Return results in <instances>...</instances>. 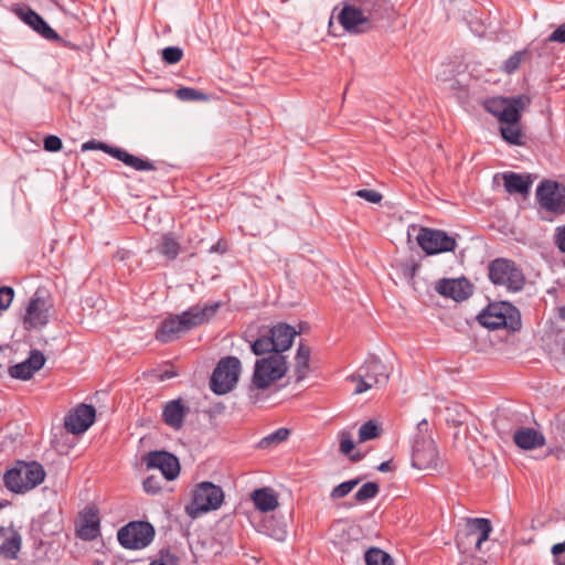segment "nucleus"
Instances as JSON below:
<instances>
[{"label": "nucleus", "mask_w": 565, "mask_h": 565, "mask_svg": "<svg viewBox=\"0 0 565 565\" xmlns=\"http://www.w3.org/2000/svg\"><path fill=\"white\" fill-rule=\"evenodd\" d=\"M221 302L195 305L180 315L166 318L158 327L154 338L162 343L179 339L183 333L210 320L220 309Z\"/></svg>", "instance_id": "nucleus-1"}, {"label": "nucleus", "mask_w": 565, "mask_h": 565, "mask_svg": "<svg viewBox=\"0 0 565 565\" xmlns=\"http://www.w3.org/2000/svg\"><path fill=\"white\" fill-rule=\"evenodd\" d=\"M45 478V471L36 461L18 460L3 476L6 488L13 493H24L40 483Z\"/></svg>", "instance_id": "nucleus-2"}, {"label": "nucleus", "mask_w": 565, "mask_h": 565, "mask_svg": "<svg viewBox=\"0 0 565 565\" xmlns=\"http://www.w3.org/2000/svg\"><path fill=\"white\" fill-rule=\"evenodd\" d=\"M477 318L481 326L490 330L504 328L515 332L522 327L519 309L508 301L489 303Z\"/></svg>", "instance_id": "nucleus-3"}, {"label": "nucleus", "mask_w": 565, "mask_h": 565, "mask_svg": "<svg viewBox=\"0 0 565 565\" xmlns=\"http://www.w3.org/2000/svg\"><path fill=\"white\" fill-rule=\"evenodd\" d=\"M288 371L286 358L282 354H270L258 359L252 376V387L266 390L274 382L282 379Z\"/></svg>", "instance_id": "nucleus-4"}, {"label": "nucleus", "mask_w": 565, "mask_h": 565, "mask_svg": "<svg viewBox=\"0 0 565 565\" xmlns=\"http://www.w3.org/2000/svg\"><path fill=\"white\" fill-rule=\"evenodd\" d=\"M488 276L492 284L504 286L513 292L522 290L525 284L522 270L507 258L493 259L488 266Z\"/></svg>", "instance_id": "nucleus-5"}, {"label": "nucleus", "mask_w": 565, "mask_h": 565, "mask_svg": "<svg viewBox=\"0 0 565 565\" xmlns=\"http://www.w3.org/2000/svg\"><path fill=\"white\" fill-rule=\"evenodd\" d=\"M223 501V489L213 482L203 481L195 486L191 503L186 505V512L194 516L199 513L217 510Z\"/></svg>", "instance_id": "nucleus-6"}, {"label": "nucleus", "mask_w": 565, "mask_h": 565, "mask_svg": "<svg viewBox=\"0 0 565 565\" xmlns=\"http://www.w3.org/2000/svg\"><path fill=\"white\" fill-rule=\"evenodd\" d=\"M241 361L236 356H225L214 369L211 380V391L217 395L231 392L238 381Z\"/></svg>", "instance_id": "nucleus-7"}, {"label": "nucleus", "mask_w": 565, "mask_h": 565, "mask_svg": "<svg viewBox=\"0 0 565 565\" xmlns=\"http://www.w3.org/2000/svg\"><path fill=\"white\" fill-rule=\"evenodd\" d=\"M156 531L147 521H131L120 527L117 533L119 544L128 550H141L147 547L154 537Z\"/></svg>", "instance_id": "nucleus-8"}, {"label": "nucleus", "mask_w": 565, "mask_h": 565, "mask_svg": "<svg viewBox=\"0 0 565 565\" xmlns=\"http://www.w3.org/2000/svg\"><path fill=\"white\" fill-rule=\"evenodd\" d=\"M52 307L53 303L47 291L40 288L36 289L25 309L23 317L24 329L30 331L45 327L49 323Z\"/></svg>", "instance_id": "nucleus-9"}, {"label": "nucleus", "mask_w": 565, "mask_h": 565, "mask_svg": "<svg viewBox=\"0 0 565 565\" xmlns=\"http://www.w3.org/2000/svg\"><path fill=\"white\" fill-rule=\"evenodd\" d=\"M439 454L434 439L429 435L414 436L412 444V465L423 469H435Z\"/></svg>", "instance_id": "nucleus-10"}, {"label": "nucleus", "mask_w": 565, "mask_h": 565, "mask_svg": "<svg viewBox=\"0 0 565 565\" xmlns=\"http://www.w3.org/2000/svg\"><path fill=\"white\" fill-rule=\"evenodd\" d=\"M417 243L427 255H436L455 250L457 243L452 236L440 230L422 227Z\"/></svg>", "instance_id": "nucleus-11"}, {"label": "nucleus", "mask_w": 565, "mask_h": 565, "mask_svg": "<svg viewBox=\"0 0 565 565\" xmlns=\"http://www.w3.org/2000/svg\"><path fill=\"white\" fill-rule=\"evenodd\" d=\"M536 199L540 205L554 213L565 211V188L555 181H543L536 189Z\"/></svg>", "instance_id": "nucleus-12"}, {"label": "nucleus", "mask_w": 565, "mask_h": 565, "mask_svg": "<svg viewBox=\"0 0 565 565\" xmlns=\"http://www.w3.org/2000/svg\"><path fill=\"white\" fill-rule=\"evenodd\" d=\"M143 461L147 469H158L167 481L174 480L180 473L177 456L166 450H152L146 454Z\"/></svg>", "instance_id": "nucleus-13"}, {"label": "nucleus", "mask_w": 565, "mask_h": 565, "mask_svg": "<svg viewBox=\"0 0 565 565\" xmlns=\"http://www.w3.org/2000/svg\"><path fill=\"white\" fill-rule=\"evenodd\" d=\"M492 525L489 519L484 518H469L467 519L465 537L457 540L458 546H466L467 544H475L476 550H480L482 543L488 541Z\"/></svg>", "instance_id": "nucleus-14"}, {"label": "nucleus", "mask_w": 565, "mask_h": 565, "mask_svg": "<svg viewBox=\"0 0 565 565\" xmlns=\"http://www.w3.org/2000/svg\"><path fill=\"white\" fill-rule=\"evenodd\" d=\"M338 21L343 29L350 33H364L372 29L371 24L352 0L343 2V7L338 14Z\"/></svg>", "instance_id": "nucleus-15"}, {"label": "nucleus", "mask_w": 565, "mask_h": 565, "mask_svg": "<svg viewBox=\"0 0 565 565\" xmlns=\"http://www.w3.org/2000/svg\"><path fill=\"white\" fill-rule=\"evenodd\" d=\"M15 14L22 20L26 25H29L32 30L39 33L43 39L47 41H61L66 43L61 39L55 30H53L49 23L33 9L28 6L18 7L14 10Z\"/></svg>", "instance_id": "nucleus-16"}, {"label": "nucleus", "mask_w": 565, "mask_h": 565, "mask_svg": "<svg viewBox=\"0 0 565 565\" xmlns=\"http://www.w3.org/2000/svg\"><path fill=\"white\" fill-rule=\"evenodd\" d=\"M436 291L447 298L460 302L468 299L473 292V286L465 278H444L436 284Z\"/></svg>", "instance_id": "nucleus-17"}, {"label": "nucleus", "mask_w": 565, "mask_h": 565, "mask_svg": "<svg viewBox=\"0 0 565 565\" xmlns=\"http://www.w3.org/2000/svg\"><path fill=\"white\" fill-rule=\"evenodd\" d=\"M95 417L94 406L81 404L65 417V427L72 434H82L94 424Z\"/></svg>", "instance_id": "nucleus-18"}, {"label": "nucleus", "mask_w": 565, "mask_h": 565, "mask_svg": "<svg viewBox=\"0 0 565 565\" xmlns=\"http://www.w3.org/2000/svg\"><path fill=\"white\" fill-rule=\"evenodd\" d=\"M45 363L44 354L39 350H31L26 360L9 367V375L17 380H30Z\"/></svg>", "instance_id": "nucleus-19"}, {"label": "nucleus", "mask_w": 565, "mask_h": 565, "mask_svg": "<svg viewBox=\"0 0 565 565\" xmlns=\"http://www.w3.org/2000/svg\"><path fill=\"white\" fill-rule=\"evenodd\" d=\"M531 102V97L525 94L508 97V102L498 118L499 121L509 125L518 124L521 119V111L526 109Z\"/></svg>", "instance_id": "nucleus-20"}, {"label": "nucleus", "mask_w": 565, "mask_h": 565, "mask_svg": "<svg viewBox=\"0 0 565 565\" xmlns=\"http://www.w3.org/2000/svg\"><path fill=\"white\" fill-rule=\"evenodd\" d=\"M100 520L95 508H86L81 514V524L76 530L77 536L84 541H93L99 535Z\"/></svg>", "instance_id": "nucleus-21"}, {"label": "nucleus", "mask_w": 565, "mask_h": 565, "mask_svg": "<svg viewBox=\"0 0 565 565\" xmlns=\"http://www.w3.org/2000/svg\"><path fill=\"white\" fill-rule=\"evenodd\" d=\"M360 9L367 22L373 25L383 20L387 13L386 0H352Z\"/></svg>", "instance_id": "nucleus-22"}, {"label": "nucleus", "mask_w": 565, "mask_h": 565, "mask_svg": "<svg viewBox=\"0 0 565 565\" xmlns=\"http://www.w3.org/2000/svg\"><path fill=\"white\" fill-rule=\"evenodd\" d=\"M188 408L182 404L181 399L169 401L162 409L163 423L174 430H180L184 424V417Z\"/></svg>", "instance_id": "nucleus-23"}, {"label": "nucleus", "mask_w": 565, "mask_h": 565, "mask_svg": "<svg viewBox=\"0 0 565 565\" xmlns=\"http://www.w3.org/2000/svg\"><path fill=\"white\" fill-rule=\"evenodd\" d=\"M270 337L273 338L276 348V354L288 350L298 334L296 329L286 322H279L269 329Z\"/></svg>", "instance_id": "nucleus-24"}, {"label": "nucleus", "mask_w": 565, "mask_h": 565, "mask_svg": "<svg viewBox=\"0 0 565 565\" xmlns=\"http://www.w3.org/2000/svg\"><path fill=\"white\" fill-rule=\"evenodd\" d=\"M513 441L522 449H534L544 445V436L533 428L519 427L513 433Z\"/></svg>", "instance_id": "nucleus-25"}, {"label": "nucleus", "mask_w": 565, "mask_h": 565, "mask_svg": "<svg viewBox=\"0 0 565 565\" xmlns=\"http://www.w3.org/2000/svg\"><path fill=\"white\" fill-rule=\"evenodd\" d=\"M250 498L255 508L264 513L274 511L278 507V498L270 488H259L252 492Z\"/></svg>", "instance_id": "nucleus-26"}, {"label": "nucleus", "mask_w": 565, "mask_h": 565, "mask_svg": "<svg viewBox=\"0 0 565 565\" xmlns=\"http://www.w3.org/2000/svg\"><path fill=\"white\" fill-rule=\"evenodd\" d=\"M504 189L509 194H526L532 185L529 175H522L512 171L503 173Z\"/></svg>", "instance_id": "nucleus-27"}, {"label": "nucleus", "mask_w": 565, "mask_h": 565, "mask_svg": "<svg viewBox=\"0 0 565 565\" xmlns=\"http://www.w3.org/2000/svg\"><path fill=\"white\" fill-rule=\"evenodd\" d=\"M114 158L121 161L124 164L135 169L136 171H153L157 169L152 161L134 156L118 147Z\"/></svg>", "instance_id": "nucleus-28"}, {"label": "nucleus", "mask_w": 565, "mask_h": 565, "mask_svg": "<svg viewBox=\"0 0 565 565\" xmlns=\"http://www.w3.org/2000/svg\"><path fill=\"white\" fill-rule=\"evenodd\" d=\"M361 371L367 373V380L372 383V386L376 384H385L388 380V374L386 373V369L381 360L372 358L366 361L364 365L360 367Z\"/></svg>", "instance_id": "nucleus-29"}, {"label": "nucleus", "mask_w": 565, "mask_h": 565, "mask_svg": "<svg viewBox=\"0 0 565 565\" xmlns=\"http://www.w3.org/2000/svg\"><path fill=\"white\" fill-rule=\"evenodd\" d=\"M21 547V534L18 531H11L0 544V554L7 559H17Z\"/></svg>", "instance_id": "nucleus-30"}, {"label": "nucleus", "mask_w": 565, "mask_h": 565, "mask_svg": "<svg viewBox=\"0 0 565 565\" xmlns=\"http://www.w3.org/2000/svg\"><path fill=\"white\" fill-rule=\"evenodd\" d=\"M469 417V412L460 403H454L445 408V419L449 426L460 427Z\"/></svg>", "instance_id": "nucleus-31"}, {"label": "nucleus", "mask_w": 565, "mask_h": 565, "mask_svg": "<svg viewBox=\"0 0 565 565\" xmlns=\"http://www.w3.org/2000/svg\"><path fill=\"white\" fill-rule=\"evenodd\" d=\"M295 360V372L297 375V381H301L305 379L309 370L310 349L303 344H299Z\"/></svg>", "instance_id": "nucleus-32"}, {"label": "nucleus", "mask_w": 565, "mask_h": 565, "mask_svg": "<svg viewBox=\"0 0 565 565\" xmlns=\"http://www.w3.org/2000/svg\"><path fill=\"white\" fill-rule=\"evenodd\" d=\"M180 249V244L171 234H164L160 244L158 245L159 253L170 260H173L178 257Z\"/></svg>", "instance_id": "nucleus-33"}, {"label": "nucleus", "mask_w": 565, "mask_h": 565, "mask_svg": "<svg viewBox=\"0 0 565 565\" xmlns=\"http://www.w3.org/2000/svg\"><path fill=\"white\" fill-rule=\"evenodd\" d=\"M364 559L366 565H394L392 556L379 547H370L364 554Z\"/></svg>", "instance_id": "nucleus-34"}, {"label": "nucleus", "mask_w": 565, "mask_h": 565, "mask_svg": "<svg viewBox=\"0 0 565 565\" xmlns=\"http://www.w3.org/2000/svg\"><path fill=\"white\" fill-rule=\"evenodd\" d=\"M273 338L270 337L269 330L266 334L257 338L250 345L252 352L255 355H263L265 353L276 354V348Z\"/></svg>", "instance_id": "nucleus-35"}, {"label": "nucleus", "mask_w": 565, "mask_h": 565, "mask_svg": "<svg viewBox=\"0 0 565 565\" xmlns=\"http://www.w3.org/2000/svg\"><path fill=\"white\" fill-rule=\"evenodd\" d=\"M500 135H501L502 139L510 145H513V146L524 145L522 130L519 127H515L514 125H511L508 127H501Z\"/></svg>", "instance_id": "nucleus-36"}, {"label": "nucleus", "mask_w": 565, "mask_h": 565, "mask_svg": "<svg viewBox=\"0 0 565 565\" xmlns=\"http://www.w3.org/2000/svg\"><path fill=\"white\" fill-rule=\"evenodd\" d=\"M520 415L514 412L500 414L494 420V426L501 434H509L512 430V427L509 426V423L519 424Z\"/></svg>", "instance_id": "nucleus-37"}, {"label": "nucleus", "mask_w": 565, "mask_h": 565, "mask_svg": "<svg viewBox=\"0 0 565 565\" xmlns=\"http://www.w3.org/2000/svg\"><path fill=\"white\" fill-rule=\"evenodd\" d=\"M529 54L527 50L514 52L501 66V71L510 75L516 72L523 62L524 57Z\"/></svg>", "instance_id": "nucleus-38"}, {"label": "nucleus", "mask_w": 565, "mask_h": 565, "mask_svg": "<svg viewBox=\"0 0 565 565\" xmlns=\"http://www.w3.org/2000/svg\"><path fill=\"white\" fill-rule=\"evenodd\" d=\"M381 428L374 420H367L359 429V441L364 443L380 436Z\"/></svg>", "instance_id": "nucleus-39"}, {"label": "nucleus", "mask_w": 565, "mask_h": 565, "mask_svg": "<svg viewBox=\"0 0 565 565\" xmlns=\"http://www.w3.org/2000/svg\"><path fill=\"white\" fill-rule=\"evenodd\" d=\"M380 487L376 482L370 481L364 484L355 492L354 499L358 502H365L377 495Z\"/></svg>", "instance_id": "nucleus-40"}, {"label": "nucleus", "mask_w": 565, "mask_h": 565, "mask_svg": "<svg viewBox=\"0 0 565 565\" xmlns=\"http://www.w3.org/2000/svg\"><path fill=\"white\" fill-rule=\"evenodd\" d=\"M289 435H290V430L288 428H285V427L278 428L274 433L264 437L260 440L259 446L265 448V447H268L271 445H278V444L287 440Z\"/></svg>", "instance_id": "nucleus-41"}, {"label": "nucleus", "mask_w": 565, "mask_h": 565, "mask_svg": "<svg viewBox=\"0 0 565 565\" xmlns=\"http://www.w3.org/2000/svg\"><path fill=\"white\" fill-rule=\"evenodd\" d=\"M360 481L361 480L359 478H356V479L348 480V481H344V482L338 484L337 487H334L332 489V491L330 493V498L332 500L344 498L360 483Z\"/></svg>", "instance_id": "nucleus-42"}, {"label": "nucleus", "mask_w": 565, "mask_h": 565, "mask_svg": "<svg viewBox=\"0 0 565 565\" xmlns=\"http://www.w3.org/2000/svg\"><path fill=\"white\" fill-rule=\"evenodd\" d=\"M507 102L508 97H492L484 100L483 107L489 114L499 118L500 113L502 111V108Z\"/></svg>", "instance_id": "nucleus-43"}, {"label": "nucleus", "mask_w": 565, "mask_h": 565, "mask_svg": "<svg viewBox=\"0 0 565 565\" xmlns=\"http://www.w3.org/2000/svg\"><path fill=\"white\" fill-rule=\"evenodd\" d=\"M82 151H88V150H102L109 156L114 157L115 152L117 150V147L109 146L108 143H105L103 141H98L95 139L88 140L84 142L81 147Z\"/></svg>", "instance_id": "nucleus-44"}, {"label": "nucleus", "mask_w": 565, "mask_h": 565, "mask_svg": "<svg viewBox=\"0 0 565 565\" xmlns=\"http://www.w3.org/2000/svg\"><path fill=\"white\" fill-rule=\"evenodd\" d=\"M367 377V373L360 369L356 374L350 376L351 381L356 382L354 394H362L373 387Z\"/></svg>", "instance_id": "nucleus-45"}, {"label": "nucleus", "mask_w": 565, "mask_h": 565, "mask_svg": "<svg viewBox=\"0 0 565 565\" xmlns=\"http://www.w3.org/2000/svg\"><path fill=\"white\" fill-rule=\"evenodd\" d=\"M182 56L183 51L179 46H167L162 50V60L167 64H177Z\"/></svg>", "instance_id": "nucleus-46"}, {"label": "nucleus", "mask_w": 565, "mask_h": 565, "mask_svg": "<svg viewBox=\"0 0 565 565\" xmlns=\"http://www.w3.org/2000/svg\"><path fill=\"white\" fill-rule=\"evenodd\" d=\"M175 95L181 99V100H201V99H205V95L195 89V88H191V87H181L179 89H177L175 92Z\"/></svg>", "instance_id": "nucleus-47"}, {"label": "nucleus", "mask_w": 565, "mask_h": 565, "mask_svg": "<svg viewBox=\"0 0 565 565\" xmlns=\"http://www.w3.org/2000/svg\"><path fill=\"white\" fill-rule=\"evenodd\" d=\"M149 565H179V558L169 551H161Z\"/></svg>", "instance_id": "nucleus-48"}, {"label": "nucleus", "mask_w": 565, "mask_h": 565, "mask_svg": "<svg viewBox=\"0 0 565 565\" xmlns=\"http://www.w3.org/2000/svg\"><path fill=\"white\" fill-rule=\"evenodd\" d=\"M14 290L9 286L0 287V310H7L13 300Z\"/></svg>", "instance_id": "nucleus-49"}, {"label": "nucleus", "mask_w": 565, "mask_h": 565, "mask_svg": "<svg viewBox=\"0 0 565 565\" xmlns=\"http://www.w3.org/2000/svg\"><path fill=\"white\" fill-rule=\"evenodd\" d=\"M354 449V441L349 431L342 430L340 433V452L343 455H350Z\"/></svg>", "instance_id": "nucleus-50"}, {"label": "nucleus", "mask_w": 565, "mask_h": 565, "mask_svg": "<svg viewBox=\"0 0 565 565\" xmlns=\"http://www.w3.org/2000/svg\"><path fill=\"white\" fill-rule=\"evenodd\" d=\"M143 490L149 494H157L161 491V482L154 476H149L143 480Z\"/></svg>", "instance_id": "nucleus-51"}, {"label": "nucleus", "mask_w": 565, "mask_h": 565, "mask_svg": "<svg viewBox=\"0 0 565 565\" xmlns=\"http://www.w3.org/2000/svg\"><path fill=\"white\" fill-rule=\"evenodd\" d=\"M355 195L366 200L370 203H380L383 199L382 194L375 190L361 189L355 192Z\"/></svg>", "instance_id": "nucleus-52"}, {"label": "nucleus", "mask_w": 565, "mask_h": 565, "mask_svg": "<svg viewBox=\"0 0 565 565\" xmlns=\"http://www.w3.org/2000/svg\"><path fill=\"white\" fill-rule=\"evenodd\" d=\"M62 140L60 137L50 135L44 138L43 147L49 152H56L62 149Z\"/></svg>", "instance_id": "nucleus-53"}, {"label": "nucleus", "mask_w": 565, "mask_h": 565, "mask_svg": "<svg viewBox=\"0 0 565 565\" xmlns=\"http://www.w3.org/2000/svg\"><path fill=\"white\" fill-rule=\"evenodd\" d=\"M554 244L561 253L565 254V224L555 228Z\"/></svg>", "instance_id": "nucleus-54"}, {"label": "nucleus", "mask_w": 565, "mask_h": 565, "mask_svg": "<svg viewBox=\"0 0 565 565\" xmlns=\"http://www.w3.org/2000/svg\"><path fill=\"white\" fill-rule=\"evenodd\" d=\"M547 42L565 43V23L561 24L548 35Z\"/></svg>", "instance_id": "nucleus-55"}, {"label": "nucleus", "mask_w": 565, "mask_h": 565, "mask_svg": "<svg viewBox=\"0 0 565 565\" xmlns=\"http://www.w3.org/2000/svg\"><path fill=\"white\" fill-rule=\"evenodd\" d=\"M552 554L555 556V557H558L561 556L562 554L565 553V541L564 542H561V543H556L552 546V550H551Z\"/></svg>", "instance_id": "nucleus-56"}, {"label": "nucleus", "mask_w": 565, "mask_h": 565, "mask_svg": "<svg viewBox=\"0 0 565 565\" xmlns=\"http://www.w3.org/2000/svg\"><path fill=\"white\" fill-rule=\"evenodd\" d=\"M428 430V422L426 419H422L418 424H417V433L415 436H422V435H427Z\"/></svg>", "instance_id": "nucleus-57"}, {"label": "nucleus", "mask_w": 565, "mask_h": 565, "mask_svg": "<svg viewBox=\"0 0 565 565\" xmlns=\"http://www.w3.org/2000/svg\"><path fill=\"white\" fill-rule=\"evenodd\" d=\"M11 531H17L12 524L10 526H0V539L4 541Z\"/></svg>", "instance_id": "nucleus-58"}, {"label": "nucleus", "mask_w": 565, "mask_h": 565, "mask_svg": "<svg viewBox=\"0 0 565 565\" xmlns=\"http://www.w3.org/2000/svg\"><path fill=\"white\" fill-rule=\"evenodd\" d=\"M377 470L380 472H387L391 470V460H387V461H383L382 463H380L377 466Z\"/></svg>", "instance_id": "nucleus-59"}, {"label": "nucleus", "mask_w": 565, "mask_h": 565, "mask_svg": "<svg viewBox=\"0 0 565 565\" xmlns=\"http://www.w3.org/2000/svg\"><path fill=\"white\" fill-rule=\"evenodd\" d=\"M362 459V455L360 452L353 454L350 456V460L353 462H358Z\"/></svg>", "instance_id": "nucleus-60"}, {"label": "nucleus", "mask_w": 565, "mask_h": 565, "mask_svg": "<svg viewBox=\"0 0 565 565\" xmlns=\"http://www.w3.org/2000/svg\"><path fill=\"white\" fill-rule=\"evenodd\" d=\"M220 250V244H216V245H213L211 248H210V252L213 253V252H217Z\"/></svg>", "instance_id": "nucleus-61"}]
</instances>
